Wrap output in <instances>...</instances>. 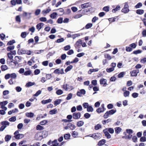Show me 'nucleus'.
Here are the masks:
<instances>
[{"label": "nucleus", "instance_id": "16", "mask_svg": "<svg viewBox=\"0 0 146 146\" xmlns=\"http://www.w3.org/2000/svg\"><path fill=\"white\" fill-rule=\"evenodd\" d=\"M1 124L2 125L4 126V127H5L6 128L7 127V126L9 125V123L8 121H5L2 122L1 123Z\"/></svg>", "mask_w": 146, "mask_h": 146}, {"label": "nucleus", "instance_id": "64", "mask_svg": "<svg viewBox=\"0 0 146 146\" xmlns=\"http://www.w3.org/2000/svg\"><path fill=\"white\" fill-rule=\"evenodd\" d=\"M41 10L40 9H36L35 12V14L36 15H38L40 13Z\"/></svg>", "mask_w": 146, "mask_h": 146}, {"label": "nucleus", "instance_id": "40", "mask_svg": "<svg viewBox=\"0 0 146 146\" xmlns=\"http://www.w3.org/2000/svg\"><path fill=\"white\" fill-rule=\"evenodd\" d=\"M129 91H125L123 93V95L124 97H127L129 96Z\"/></svg>", "mask_w": 146, "mask_h": 146}, {"label": "nucleus", "instance_id": "6", "mask_svg": "<svg viewBox=\"0 0 146 146\" xmlns=\"http://www.w3.org/2000/svg\"><path fill=\"white\" fill-rule=\"evenodd\" d=\"M81 114L79 112H75L72 114L73 118L74 119H78L81 117Z\"/></svg>", "mask_w": 146, "mask_h": 146}, {"label": "nucleus", "instance_id": "37", "mask_svg": "<svg viewBox=\"0 0 146 146\" xmlns=\"http://www.w3.org/2000/svg\"><path fill=\"white\" fill-rule=\"evenodd\" d=\"M10 75V77L11 78V79H15L17 77V75L15 73H13L11 74Z\"/></svg>", "mask_w": 146, "mask_h": 146}, {"label": "nucleus", "instance_id": "38", "mask_svg": "<svg viewBox=\"0 0 146 146\" xmlns=\"http://www.w3.org/2000/svg\"><path fill=\"white\" fill-rule=\"evenodd\" d=\"M64 137L65 139H68L70 138V135L69 134H66L64 135Z\"/></svg>", "mask_w": 146, "mask_h": 146}, {"label": "nucleus", "instance_id": "54", "mask_svg": "<svg viewBox=\"0 0 146 146\" xmlns=\"http://www.w3.org/2000/svg\"><path fill=\"white\" fill-rule=\"evenodd\" d=\"M125 74V72H121L118 75V77L119 78L123 77Z\"/></svg>", "mask_w": 146, "mask_h": 146}, {"label": "nucleus", "instance_id": "57", "mask_svg": "<svg viewBox=\"0 0 146 146\" xmlns=\"http://www.w3.org/2000/svg\"><path fill=\"white\" fill-rule=\"evenodd\" d=\"M72 96V94L71 93H70L67 96V97L66 98V100H69L70 99Z\"/></svg>", "mask_w": 146, "mask_h": 146}, {"label": "nucleus", "instance_id": "45", "mask_svg": "<svg viewBox=\"0 0 146 146\" xmlns=\"http://www.w3.org/2000/svg\"><path fill=\"white\" fill-rule=\"evenodd\" d=\"M8 58L10 60H13V56H12L11 54V53H8L7 54Z\"/></svg>", "mask_w": 146, "mask_h": 146}, {"label": "nucleus", "instance_id": "36", "mask_svg": "<svg viewBox=\"0 0 146 146\" xmlns=\"http://www.w3.org/2000/svg\"><path fill=\"white\" fill-rule=\"evenodd\" d=\"M142 6V4L141 3L139 2L135 6V7L136 9L140 8Z\"/></svg>", "mask_w": 146, "mask_h": 146}, {"label": "nucleus", "instance_id": "60", "mask_svg": "<svg viewBox=\"0 0 146 146\" xmlns=\"http://www.w3.org/2000/svg\"><path fill=\"white\" fill-rule=\"evenodd\" d=\"M84 116L86 118L88 119L90 117V115L88 113H86L84 114Z\"/></svg>", "mask_w": 146, "mask_h": 146}, {"label": "nucleus", "instance_id": "50", "mask_svg": "<svg viewBox=\"0 0 146 146\" xmlns=\"http://www.w3.org/2000/svg\"><path fill=\"white\" fill-rule=\"evenodd\" d=\"M15 48L14 46H8L7 48V50L8 51H10L11 50H13Z\"/></svg>", "mask_w": 146, "mask_h": 146}, {"label": "nucleus", "instance_id": "29", "mask_svg": "<svg viewBox=\"0 0 146 146\" xmlns=\"http://www.w3.org/2000/svg\"><path fill=\"white\" fill-rule=\"evenodd\" d=\"M107 130V131H109L111 134H113L114 132V130L112 128H110L106 129Z\"/></svg>", "mask_w": 146, "mask_h": 146}, {"label": "nucleus", "instance_id": "12", "mask_svg": "<svg viewBox=\"0 0 146 146\" xmlns=\"http://www.w3.org/2000/svg\"><path fill=\"white\" fill-rule=\"evenodd\" d=\"M107 129H104L103 130V132L104 133L106 137L108 139H110L111 138V135L107 131Z\"/></svg>", "mask_w": 146, "mask_h": 146}, {"label": "nucleus", "instance_id": "20", "mask_svg": "<svg viewBox=\"0 0 146 146\" xmlns=\"http://www.w3.org/2000/svg\"><path fill=\"white\" fill-rule=\"evenodd\" d=\"M51 100L50 99H49L48 100H43L42 101L41 103L42 104H45L51 102Z\"/></svg>", "mask_w": 146, "mask_h": 146}, {"label": "nucleus", "instance_id": "61", "mask_svg": "<svg viewBox=\"0 0 146 146\" xmlns=\"http://www.w3.org/2000/svg\"><path fill=\"white\" fill-rule=\"evenodd\" d=\"M138 94L137 93H133L132 94V96L134 98H137L138 96Z\"/></svg>", "mask_w": 146, "mask_h": 146}, {"label": "nucleus", "instance_id": "4", "mask_svg": "<svg viewBox=\"0 0 146 146\" xmlns=\"http://www.w3.org/2000/svg\"><path fill=\"white\" fill-rule=\"evenodd\" d=\"M129 11L128 3L127 2L125 3L124 7L121 10V11L123 13H128Z\"/></svg>", "mask_w": 146, "mask_h": 146}, {"label": "nucleus", "instance_id": "53", "mask_svg": "<svg viewBox=\"0 0 146 146\" xmlns=\"http://www.w3.org/2000/svg\"><path fill=\"white\" fill-rule=\"evenodd\" d=\"M82 42V40L80 39H79L76 42V45L77 46H78L80 45V44H81Z\"/></svg>", "mask_w": 146, "mask_h": 146}, {"label": "nucleus", "instance_id": "55", "mask_svg": "<svg viewBox=\"0 0 146 146\" xmlns=\"http://www.w3.org/2000/svg\"><path fill=\"white\" fill-rule=\"evenodd\" d=\"M110 7L108 6H106L103 8V10L106 12H108L109 11Z\"/></svg>", "mask_w": 146, "mask_h": 146}, {"label": "nucleus", "instance_id": "17", "mask_svg": "<svg viewBox=\"0 0 146 146\" xmlns=\"http://www.w3.org/2000/svg\"><path fill=\"white\" fill-rule=\"evenodd\" d=\"M25 115L27 117L32 118L33 117L34 114L32 112L26 113H25Z\"/></svg>", "mask_w": 146, "mask_h": 146}, {"label": "nucleus", "instance_id": "8", "mask_svg": "<svg viewBox=\"0 0 146 146\" xmlns=\"http://www.w3.org/2000/svg\"><path fill=\"white\" fill-rule=\"evenodd\" d=\"M91 3L88 2L84 4H82L81 5V7L82 9H85L91 7Z\"/></svg>", "mask_w": 146, "mask_h": 146}, {"label": "nucleus", "instance_id": "2", "mask_svg": "<svg viewBox=\"0 0 146 146\" xmlns=\"http://www.w3.org/2000/svg\"><path fill=\"white\" fill-rule=\"evenodd\" d=\"M116 112V110H111L109 111H107L104 115V117L105 118H107L109 115H111L113 114Z\"/></svg>", "mask_w": 146, "mask_h": 146}, {"label": "nucleus", "instance_id": "13", "mask_svg": "<svg viewBox=\"0 0 146 146\" xmlns=\"http://www.w3.org/2000/svg\"><path fill=\"white\" fill-rule=\"evenodd\" d=\"M44 25V24L42 23H38L36 26V29L38 31H39L43 26Z\"/></svg>", "mask_w": 146, "mask_h": 146}, {"label": "nucleus", "instance_id": "18", "mask_svg": "<svg viewBox=\"0 0 146 146\" xmlns=\"http://www.w3.org/2000/svg\"><path fill=\"white\" fill-rule=\"evenodd\" d=\"M122 130V129L119 127H116L115 128V131L116 133H119Z\"/></svg>", "mask_w": 146, "mask_h": 146}, {"label": "nucleus", "instance_id": "31", "mask_svg": "<svg viewBox=\"0 0 146 146\" xmlns=\"http://www.w3.org/2000/svg\"><path fill=\"white\" fill-rule=\"evenodd\" d=\"M57 15V14L56 13L54 12L51 14L50 15V17L53 19L55 18Z\"/></svg>", "mask_w": 146, "mask_h": 146}, {"label": "nucleus", "instance_id": "34", "mask_svg": "<svg viewBox=\"0 0 146 146\" xmlns=\"http://www.w3.org/2000/svg\"><path fill=\"white\" fill-rule=\"evenodd\" d=\"M94 109L91 106H88L87 108V111L88 112H92Z\"/></svg>", "mask_w": 146, "mask_h": 146}, {"label": "nucleus", "instance_id": "32", "mask_svg": "<svg viewBox=\"0 0 146 146\" xmlns=\"http://www.w3.org/2000/svg\"><path fill=\"white\" fill-rule=\"evenodd\" d=\"M43 129V127L40 125H38L36 127V129L37 130L40 131Z\"/></svg>", "mask_w": 146, "mask_h": 146}, {"label": "nucleus", "instance_id": "1", "mask_svg": "<svg viewBox=\"0 0 146 146\" xmlns=\"http://www.w3.org/2000/svg\"><path fill=\"white\" fill-rule=\"evenodd\" d=\"M86 137H93L95 139H99L101 138L102 135L100 133H96L92 135L90 134L89 135H87Z\"/></svg>", "mask_w": 146, "mask_h": 146}, {"label": "nucleus", "instance_id": "51", "mask_svg": "<svg viewBox=\"0 0 146 146\" xmlns=\"http://www.w3.org/2000/svg\"><path fill=\"white\" fill-rule=\"evenodd\" d=\"M78 133L75 131H73L72 134V136L74 137H77L78 136Z\"/></svg>", "mask_w": 146, "mask_h": 146}, {"label": "nucleus", "instance_id": "22", "mask_svg": "<svg viewBox=\"0 0 146 146\" xmlns=\"http://www.w3.org/2000/svg\"><path fill=\"white\" fill-rule=\"evenodd\" d=\"M57 112V109L56 108L51 110L49 111V113L51 115H53L56 114Z\"/></svg>", "mask_w": 146, "mask_h": 146}, {"label": "nucleus", "instance_id": "23", "mask_svg": "<svg viewBox=\"0 0 146 146\" xmlns=\"http://www.w3.org/2000/svg\"><path fill=\"white\" fill-rule=\"evenodd\" d=\"M144 13V11L143 9H138L136 11V13L139 15H142Z\"/></svg>", "mask_w": 146, "mask_h": 146}, {"label": "nucleus", "instance_id": "28", "mask_svg": "<svg viewBox=\"0 0 146 146\" xmlns=\"http://www.w3.org/2000/svg\"><path fill=\"white\" fill-rule=\"evenodd\" d=\"M84 124V122L82 121H79L77 123V125L78 127L82 126Z\"/></svg>", "mask_w": 146, "mask_h": 146}, {"label": "nucleus", "instance_id": "44", "mask_svg": "<svg viewBox=\"0 0 146 146\" xmlns=\"http://www.w3.org/2000/svg\"><path fill=\"white\" fill-rule=\"evenodd\" d=\"M111 121V119H108L107 120L102 121V123L104 125H105L106 123H108Z\"/></svg>", "mask_w": 146, "mask_h": 146}, {"label": "nucleus", "instance_id": "19", "mask_svg": "<svg viewBox=\"0 0 146 146\" xmlns=\"http://www.w3.org/2000/svg\"><path fill=\"white\" fill-rule=\"evenodd\" d=\"M120 9V6L119 5H117V6L115 8L112 9V12L113 13H115L117 11L119 10Z\"/></svg>", "mask_w": 146, "mask_h": 146}, {"label": "nucleus", "instance_id": "41", "mask_svg": "<svg viewBox=\"0 0 146 146\" xmlns=\"http://www.w3.org/2000/svg\"><path fill=\"white\" fill-rule=\"evenodd\" d=\"M92 24L91 23L87 24L85 26V28L86 29H89L92 26Z\"/></svg>", "mask_w": 146, "mask_h": 146}, {"label": "nucleus", "instance_id": "62", "mask_svg": "<svg viewBox=\"0 0 146 146\" xmlns=\"http://www.w3.org/2000/svg\"><path fill=\"white\" fill-rule=\"evenodd\" d=\"M15 89L17 92H20L22 90V89L20 86H17L16 87Z\"/></svg>", "mask_w": 146, "mask_h": 146}, {"label": "nucleus", "instance_id": "52", "mask_svg": "<svg viewBox=\"0 0 146 146\" xmlns=\"http://www.w3.org/2000/svg\"><path fill=\"white\" fill-rule=\"evenodd\" d=\"M142 52V51L140 50H138L134 51L133 52V53L134 54H138L141 53Z\"/></svg>", "mask_w": 146, "mask_h": 146}, {"label": "nucleus", "instance_id": "33", "mask_svg": "<svg viewBox=\"0 0 146 146\" xmlns=\"http://www.w3.org/2000/svg\"><path fill=\"white\" fill-rule=\"evenodd\" d=\"M1 69L2 71H4L8 69L7 66L6 65H2L1 66Z\"/></svg>", "mask_w": 146, "mask_h": 146}, {"label": "nucleus", "instance_id": "7", "mask_svg": "<svg viewBox=\"0 0 146 146\" xmlns=\"http://www.w3.org/2000/svg\"><path fill=\"white\" fill-rule=\"evenodd\" d=\"M106 109L104 108V105L102 104L101 105V107L97 109L96 110V111L98 113L103 112Z\"/></svg>", "mask_w": 146, "mask_h": 146}, {"label": "nucleus", "instance_id": "56", "mask_svg": "<svg viewBox=\"0 0 146 146\" xmlns=\"http://www.w3.org/2000/svg\"><path fill=\"white\" fill-rule=\"evenodd\" d=\"M16 117L15 116L12 117H11L9 118V120L10 121L14 122L16 120Z\"/></svg>", "mask_w": 146, "mask_h": 146}, {"label": "nucleus", "instance_id": "63", "mask_svg": "<svg viewBox=\"0 0 146 146\" xmlns=\"http://www.w3.org/2000/svg\"><path fill=\"white\" fill-rule=\"evenodd\" d=\"M71 48L70 46L69 45H67L64 47V50H68L70 49Z\"/></svg>", "mask_w": 146, "mask_h": 146}, {"label": "nucleus", "instance_id": "21", "mask_svg": "<svg viewBox=\"0 0 146 146\" xmlns=\"http://www.w3.org/2000/svg\"><path fill=\"white\" fill-rule=\"evenodd\" d=\"M11 137V136L9 135H7L5 138V141L7 142L10 140Z\"/></svg>", "mask_w": 146, "mask_h": 146}, {"label": "nucleus", "instance_id": "27", "mask_svg": "<svg viewBox=\"0 0 146 146\" xmlns=\"http://www.w3.org/2000/svg\"><path fill=\"white\" fill-rule=\"evenodd\" d=\"M42 134V138H44L45 137L48 135V133L47 131H43Z\"/></svg>", "mask_w": 146, "mask_h": 146}, {"label": "nucleus", "instance_id": "3", "mask_svg": "<svg viewBox=\"0 0 146 146\" xmlns=\"http://www.w3.org/2000/svg\"><path fill=\"white\" fill-rule=\"evenodd\" d=\"M65 91H70L72 90L73 89V87L67 84H64L62 87Z\"/></svg>", "mask_w": 146, "mask_h": 146}, {"label": "nucleus", "instance_id": "24", "mask_svg": "<svg viewBox=\"0 0 146 146\" xmlns=\"http://www.w3.org/2000/svg\"><path fill=\"white\" fill-rule=\"evenodd\" d=\"M73 68V66L72 65H70L68 66L65 69V71L66 72H68L70 71Z\"/></svg>", "mask_w": 146, "mask_h": 146}, {"label": "nucleus", "instance_id": "47", "mask_svg": "<svg viewBox=\"0 0 146 146\" xmlns=\"http://www.w3.org/2000/svg\"><path fill=\"white\" fill-rule=\"evenodd\" d=\"M51 11V9H47L46 10H44L42 11V13L43 14H47L49 13Z\"/></svg>", "mask_w": 146, "mask_h": 146}, {"label": "nucleus", "instance_id": "30", "mask_svg": "<svg viewBox=\"0 0 146 146\" xmlns=\"http://www.w3.org/2000/svg\"><path fill=\"white\" fill-rule=\"evenodd\" d=\"M106 142V140L102 139L98 143V145L100 146L104 145Z\"/></svg>", "mask_w": 146, "mask_h": 146}, {"label": "nucleus", "instance_id": "14", "mask_svg": "<svg viewBox=\"0 0 146 146\" xmlns=\"http://www.w3.org/2000/svg\"><path fill=\"white\" fill-rule=\"evenodd\" d=\"M24 137L23 134H19L14 135L15 138L17 139H19L23 138Z\"/></svg>", "mask_w": 146, "mask_h": 146}, {"label": "nucleus", "instance_id": "25", "mask_svg": "<svg viewBox=\"0 0 146 146\" xmlns=\"http://www.w3.org/2000/svg\"><path fill=\"white\" fill-rule=\"evenodd\" d=\"M35 84V83L34 82H29L27 83L26 85V86L27 87H29L32 86Z\"/></svg>", "mask_w": 146, "mask_h": 146}, {"label": "nucleus", "instance_id": "9", "mask_svg": "<svg viewBox=\"0 0 146 146\" xmlns=\"http://www.w3.org/2000/svg\"><path fill=\"white\" fill-rule=\"evenodd\" d=\"M54 73L56 74H63L64 73V70L63 68L61 69H57L54 71Z\"/></svg>", "mask_w": 146, "mask_h": 146}, {"label": "nucleus", "instance_id": "10", "mask_svg": "<svg viewBox=\"0 0 146 146\" xmlns=\"http://www.w3.org/2000/svg\"><path fill=\"white\" fill-rule=\"evenodd\" d=\"M35 138L36 139L38 140H41L43 138L42 134L41 133H37L35 135Z\"/></svg>", "mask_w": 146, "mask_h": 146}, {"label": "nucleus", "instance_id": "49", "mask_svg": "<svg viewBox=\"0 0 146 146\" xmlns=\"http://www.w3.org/2000/svg\"><path fill=\"white\" fill-rule=\"evenodd\" d=\"M40 72V70L38 69H36L34 72L35 75H37Z\"/></svg>", "mask_w": 146, "mask_h": 146}, {"label": "nucleus", "instance_id": "39", "mask_svg": "<svg viewBox=\"0 0 146 146\" xmlns=\"http://www.w3.org/2000/svg\"><path fill=\"white\" fill-rule=\"evenodd\" d=\"M23 1L24 3L28 5H30L32 4V2H30L29 0H23Z\"/></svg>", "mask_w": 146, "mask_h": 146}, {"label": "nucleus", "instance_id": "11", "mask_svg": "<svg viewBox=\"0 0 146 146\" xmlns=\"http://www.w3.org/2000/svg\"><path fill=\"white\" fill-rule=\"evenodd\" d=\"M107 80L106 79H104L103 78H102L100 80V83L101 84H103L104 86H106L107 84Z\"/></svg>", "mask_w": 146, "mask_h": 146}, {"label": "nucleus", "instance_id": "58", "mask_svg": "<svg viewBox=\"0 0 146 146\" xmlns=\"http://www.w3.org/2000/svg\"><path fill=\"white\" fill-rule=\"evenodd\" d=\"M26 36L27 34L26 32H23L21 33V36L22 38H25L26 37Z\"/></svg>", "mask_w": 146, "mask_h": 146}, {"label": "nucleus", "instance_id": "35", "mask_svg": "<svg viewBox=\"0 0 146 146\" xmlns=\"http://www.w3.org/2000/svg\"><path fill=\"white\" fill-rule=\"evenodd\" d=\"M102 128V126L100 124H98L94 127V129L96 130H98Z\"/></svg>", "mask_w": 146, "mask_h": 146}, {"label": "nucleus", "instance_id": "5", "mask_svg": "<svg viewBox=\"0 0 146 146\" xmlns=\"http://www.w3.org/2000/svg\"><path fill=\"white\" fill-rule=\"evenodd\" d=\"M139 72V69L133 70L130 72L131 76L132 77H136Z\"/></svg>", "mask_w": 146, "mask_h": 146}, {"label": "nucleus", "instance_id": "42", "mask_svg": "<svg viewBox=\"0 0 146 146\" xmlns=\"http://www.w3.org/2000/svg\"><path fill=\"white\" fill-rule=\"evenodd\" d=\"M114 70V68L111 67L106 69V71L108 72H110L113 71Z\"/></svg>", "mask_w": 146, "mask_h": 146}, {"label": "nucleus", "instance_id": "59", "mask_svg": "<svg viewBox=\"0 0 146 146\" xmlns=\"http://www.w3.org/2000/svg\"><path fill=\"white\" fill-rule=\"evenodd\" d=\"M82 16V15H77L73 16V17L75 19H77L81 17Z\"/></svg>", "mask_w": 146, "mask_h": 146}, {"label": "nucleus", "instance_id": "48", "mask_svg": "<svg viewBox=\"0 0 146 146\" xmlns=\"http://www.w3.org/2000/svg\"><path fill=\"white\" fill-rule=\"evenodd\" d=\"M8 103V102L7 101H5L1 102H0V105L5 106Z\"/></svg>", "mask_w": 146, "mask_h": 146}, {"label": "nucleus", "instance_id": "26", "mask_svg": "<svg viewBox=\"0 0 146 146\" xmlns=\"http://www.w3.org/2000/svg\"><path fill=\"white\" fill-rule=\"evenodd\" d=\"M61 100L60 99L56 100L54 102V104L55 106H56L59 104L61 102Z\"/></svg>", "mask_w": 146, "mask_h": 146}, {"label": "nucleus", "instance_id": "46", "mask_svg": "<svg viewBox=\"0 0 146 146\" xmlns=\"http://www.w3.org/2000/svg\"><path fill=\"white\" fill-rule=\"evenodd\" d=\"M31 73V70H29L25 71L24 72V74L25 76L30 75Z\"/></svg>", "mask_w": 146, "mask_h": 146}, {"label": "nucleus", "instance_id": "15", "mask_svg": "<svg viewBox=\"0 0 146 146\" xmlns=\"http://www.w3.org/2000/svg\"><path fill=\"white\" fill-rule=\"evenodd\" d=\"M67 125L69 127V128H70L71 130H73L75 128V126L71 123H68L67 124Z\"/></svg>", "mask_w": 146, "mask_h": 146}, {"label": "nucleus", "instance_id": "43", "mask_svg": "<svg viewBox=\"0 0 146 146\" xmlns=\"http://www.w3.org/2000/svg\"><path fill=\"white\" fill-rule=\"evenodd\" d=\"M63 93V91L60 89L56 91V94L58 95H60L62 94Z\"/></svg>", "mask_w": 146, "mask_h": 146}]
</instances>
